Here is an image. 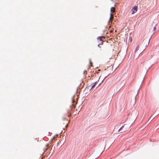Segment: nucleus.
<instances>
[{
    "mask_svg": "<svg viewBox=\"0 0 159 159\" xmlns=\"http://www.w3.org/2000/svg\"><path fill=\"white\" fill-rule=\"evenodd\" d=\"M90 64H91V66H92V62L91 61H90Z\"/></svg>",
    "mask_w": 159,
    "mask_h": 159,
    "instance_id": "obj_10",
    "label": "nucleus"
},
{
    "mask_svg": "<svg viewBox=\"0 0 159 159\" xmlns=\"http://www.w3.org/2000/svg\"><path fill=\"white\" fill-rule=\"evenodd\" d=\"M124 127V126H122L119 130L118 131H120L121 129H122Z\"/></svg>",
    "mask_w": 159,
    "mask_h": 159,
    "instance_id": "obj_6",
    "label": "nucleus"
},
{
    "mask_svg": "<svg viewBox=\"0 0 159 159\" xmlns=\"http://www.w3.org/2000/svg\"><path fill=\"white\" fill-rule=\"evenodd\" d=\"M139 46H138L136 48L135 51H136L137 50H139Z\"/></svg>",
    "mask_w": 159,
    "mask_h": 159,
    "instance_id": "obj_7",
    "label": "nucleus"
},
{
    "mask_svg": "<svg viewBox=\"0 0 159 159\" xmlns=\"http://www.w3.org/2000/svg\"><path fill=\"white\" fill-rule=\"evenodd\" d=\"M115 8L114 7H112L111 8V11L112 12L114 13L115 11Z\"/></svg>",
    "mask_w": 159,
    "mask_h": 159,
    "instance_id": "obj_3",
    "label": "nucleus"
},
{
    "mask_svg": "<svg viewBox=\"0 0 159 159\" xmlns=\"http://www.w3.org/2000/svg\"><path fill=\"white\" fill-rule=\"evenodd\" d=\"M104 37L103 36H100L98 38V40L100 41H102L104 39Z\"/></svg>",
    "mask_w": 159,
    "mask_h": 159,
    "instance_id": "obj_2",
    "label": "nucleus"
},
{
    "mask_svg": "<svg viewBox=\"0 0 159 159\" xmlns=\"http://www.w3.org/2000/svg\"><path fill=\"white\" fill-rule=\"evenodd\" d=\"M113 15L112 14H110V21H112L113 20Z\"/></svg>",
    "mask_w": 159,
    "mask_h": 159,
    "instance_id": "obj_4",
    "label": "nucleus"
},
{
    "mask_svg": "<svg viewBox=\"0 0 159 159\" xmlns=\"http://www.w3.org/2000/svg\"><path fill=\"white\" fill-rule=\"evenodd\" d=\"M126 131V130H125L124 131V132L125 131Z\"/></svg>",
    "mask_w": 159,
    "mask_h": 159,
    "instance_id": "obj_11",
    "label": "nucleus"
},
{
    "mask_svg": "<svg viewBox=\"0 0 159 159\" xmlns=\"http://www.w3.org/2000/svg\"><path fill=\"white\" fill-rule=\"evenodd\" d=\"M97 83V82H95L94 84L92 86V87H91V89H93V88L95 86V84H96V83Z\"/></svg>",
    "mask_w": 159,
    "mask_h": 159,
    "instance_id": "obj_5",
    "label": "nucleus"
},
{
    "mask_svg": "<svg viewBox=\"0 0 159 159\" xmlns=\"http://www.w3.org/2000/svg\"><path fill=\"white\" fill-rule=\"evenodd\" d=\"M156 29V27H154L153 28V30L154 31H155Z\"/></svg>",
    "mask_w": 159,
    "mask_h": 159,
    "instance_id": "obj_9",
    "label": "nucleus"
},
{
    "mask_svg": "<svg viewBox=\"0 0 159 159\" xmlns=\"http://www.w3.org/2000/svg\"><path fill=\"white\" fill-rule=\"evenodd\" d=\"M102 43H100L98 45V46H99L100 45H102Z\"/></svg>",
    "mask_w": 159,
    "mask_h": 159,
    "instance_id": "obj_8",
    "label": "nucleus"
},
{
    "mask_svg": "<svg viewBox=\"0 0 159 159\" xmlns=\"http://www.w3.org/2000/svg\"><path fill=\"white\" fill-rule=\"evenodd\" d=\"M137 6H135L134 7H133L132 9L131 10V11L132 12V14H133L134 13L136 12L137 10Z\"/></svg>",
    "mask_w": 159,
    "mask_h": 159,
    "instance_id": "obj_1",
    "label": "nucleus"
}]
</instances>
